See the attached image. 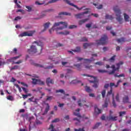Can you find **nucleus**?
Instances as JSON below:
<instances>
[{
	"label": "nucleus",
	"instance_id": "f257e3e1",
	"mask_svg": "<svg viewBox=\"0 0 131 131\" xmlns=\"http://www.w3.org/2000/svg\"><path fill=\"white\" fill-rule=\"evenodd\" d=\"M120 82H122V81L119 80L117 81L116 85H115V83L113 82H111L110 83V87L111 88V90L107 92L106 98L104 101V104L102 105L103 108H107V107H108V104L109 103H110V98H109V96H110V95H112V97H113V94H114L113 93V86H115V88H118Z\"/></svg>",
	"mask_w": 131,
	"mask_h": 131
},
{
	"label": "nucleus",
	"instance_id": "f03ea898",
	"mask_svg": "<svg viewBox=\"0 0 131 131\" xmlns=\"http://www.w3.org/2000/svg\"><path fill=\"white\" fill-rule=\"evenodd\" d=\"M121 65H123V61H120L119 63L116 64L117 68H115V65H113L111 68L113 69L112 71L108 72L106 70H100L98 69V72L99 73H108L110 75H111L112 74H114L115 73V71H117V70H119V69L120 68Z\"/></svg>",
	"mask_w": 131,
	"mask_h": 131
},
{
	"label": "nucleus",
	"instance_id": "7ed1b4c3",
	"mask_svg": "<svg viewBox=\"0 0 131 131\" xmlns=\"http://www.w3.org/2000/svg\"><path fill=\"white\" fill-rule=\"evenodd\" d=\"M60 24H62L63 25V27H60L59 28H57L56 29L57 31H58V30H63L64 28H67V26H68V24L66 22L59 21L58 23H54L52 28L49 30L50 34H52V33H53V32L54 31V30L55 29V27L59 26Z\"/></svg>",
	"mask_w": 131,
	"mask_h": 131
},
{
	"label": "nucleus",
	"instance_id": "20e7f679",
	"mask_svg": "<svg viewBox=\"0 0 131 131\" xmlns=\"http://www.w3.org/2000/svg\"><path fill=\"white\" fill-rule=\"evenodd\" d=\"M114 11L116 13V19L118 22H119L120 24H122V18H121V11L119 8H118V6H116L114 7Z\"/></svg>",
	"mask_w": 131,
	"mask_h": 131
},
{
	"label": "nucleus",
	"instance_id": "39448f33",
	"mask_svg": "<svg viewBox=\"0 0 131 131\" xmlns=\"http://www.w3.org/2000/svg\"><path fill=\"white\" fill-rule=\"evenodd\" d=\"M108 40V37L106 35H103L102 37L99 40H96L97 46H103V45H106Z\"/></svg>",
	"mask_w": 131,
	"mask_h": 131
},
{
	"label": "nucleus",
	"instance_id": "423d86ee",
	"mask_svg": "<svg viewBox=\"0 0 131 131\" xmlns=\"http://www.w3.org/2000/svg\"><path fill=\"white\" fill-rule=\"evenodd\" d=\"M83 76H87V77H93L94 81H91V82H93L94 83L93 86V88H95L97 89L98 88V79H97V77H94L93 76H91L90 75H82Z\"/></svg>",
	"mask_w": 131,
	"mask_h": 131
},
{
	"label": "nucleus",
	"instance_id": "0eeeda50",
	"mask_svg": "<svg viewBox=\"0 0 131 131\" xmlns=\"http://www.w3.org/2000/svg\"><path fill=\"white\" fill-rule=\"evenodd\" d=\"M37 49H36V47L35 46L32 45L30 47V49H28V53L30 54H35L37 53Z\"/></svg>",
	"mask_w": 131,
	"mask_h": 131
},
{
	"label": "nucleus",
	"instance_id": "6e6552de",
	"mask_svg": "<svg viewBox=\"0 0 131 131\" xmlns=\"http://www.w3.org/2000/svg\"><path fill=\"white\" fill-rule=\"evenodd\" d=\"M32 35H33V32L32 31L24 32L20 34V36L21 37H23V36H32Z\"/></svg>",
	"mask_w": 131,
	"mask_h": 131
},
{
	"label": "nucleus",
	"instance_id": "1a4fd4ad",
	"mask_svg": "<svg viewBox=\"0 0 131 131\" xmlns=\"http://www.w3.org/2000/svg\"><path fill=\"white\" fill-rule=\"evenodd\" d=\"M54 11L53 9H48V10H46L44 11H42L41 12V15H40V18H43L45 17H46V16H47V13H48V12H52Z\"/></svg>",
	"mask_w": 131,
	"mask_h": 131
},
{
	"label": "nucleus",
	"instance_id": "9d476101",
	"mask_svg": "<svg viewBox=\"0 0 131 131\" xmlns=\"http://www.w3.org/2000/svg\"><path fill=\"white\" fill-rule=\"evenodd\" d=\"M63 2H65V3H67V4H68V5H70V6H72L73 7H74V8H77V10H82V9H83V7H81V8H78V7H77V6L73 4V3H71L70 1H69V0H63Z\"/></svg>",
	"mask_w": 131,
	"mask_h": 131
},
{
	"label": "nucleus",
	"instance_id": "9b49d317",
	"mask_svg": "<svg viewBox=\"0 0 131 131\" xmlns=\"http://www.w3.org/2000/svg\"><path fill=\"white\" fill-rule=\"evenodd\" d=\"M50 25H51V23L50 22H47L44 24L43 25L44 29L41 31V32H45V31H46V30H47V29H48V28L50 27Z\"/></svg>",
	"mask_w": 131,
	"mask_h": 131
},
{
	"label": "nucleus",
	"instance_id": "f8f14e48",
	"mask_svg": "<svg viewBox=\"0 0 131 131\" xmlns=\"http://www.w3.org/2000/svg\"><path fill=\"white\" fill-rule=\"evenodd\" d=\"M84 14H90V11H87L76 14V16L77 17V18H79L80 19V18H82V16H83V15H84Z\"/></svg>",
	"mask_w": 131,
	"mask_h": 131
},
{
	"label": "nucleus",
	"instance_id": "ddd939ff",
	"mask_svg": "<svg viewBox=\"0 0 131 131\" xmlns=\"http://www.w3.org/2000/svg\"><path fill=\"white\" fill-rule=\"evenodd\" d=\"M79 111H80V109L77 108V110H76L75 112H74L73 114L74 115H75V116H77V117H79V118H81L82 117L81 116V115H80Z\"/></svg>",
	"mask_w": 131,
	"mask_h": 131
},
{
	"label": "nucleus",
	"instance_id": "4468645a",
	"mask_svg": "<svg viewBox=\"0 0 131 131\" xmlns=\"http://www.w3.org/2000/svg\"><path fill=\"white\" fill-rule=\"evenodd\" d=\"M46 83L48 86H50V83L51 84H54V80L51 78L49 77L46 79Z\"/></svg>",
	"mask_w": 131,
	"mask_h": 131
},
{
	"label": "nucleus",
	"instance_id": "2eb2a0df",
	"mask_svg": "<svg viewBox=\"0 0 131 131\" xmlns=\"http://www.w3.org/2000/svg\"><path fill=\"white\" fill-rule=\"evenodd\" d=\"M33 43H36V45L37 46H38L39 47H40V50L41 51H42V47H43V43H42V42L39 41H34Z\"/></svg>",
	"mask_w": 131,
	"mask_h": 131
},
{
	"label": "nucleus",
	"instance_id": "dca6fc26",
	"mask_svg": "<svg viewBox=\"0 0 131 131\" xmlns=\"http://www.w3.org/2000/svg\"><path fill=\"white\" fill-rule=\"evenodd\" d=\"M115 59H116V55L113 56L111 58L107 59V62L110 63H114L115 62Z\"/></svg>",
	"mask_w": 131,
	"mask_h": 131
},
{
	"label": "nucleus",
	"instance_id": "f3484780",
	"mask_svg": "<svg viewBox=\"0 0 131 131\" xmlns=\"http://www.w3.org/2000/svg\"><path fill=\"white\" fill-rule=\"evenodd\" d=\"M129 101V98L128 97V96L125 95L124 97H123V103H128Z\"/></svg>",
	"mask_w": 131,
	"mask_h": 131
},
{
	"label": "nucleus",
	"instance_id": "a211bd4d",
	"mask_svg": "<svg viewBox=\"0 0 131 131\" xmlns=\"http://www.w3.org/2000/svg\"><path fill=\"white\" fill-rule=\"evenodd\" d=\"M46 105L47 106L45 108L43 115H46V114H47V113H48V112H49V111L50 110V105L49 104V103H46Z\"/></svg>",
	"mask_w": 131,
	"mask_h": 131
},
{
	"label": "nucleus",
	"instance_id": "6ab92c4d",
	"mask_svg": "<svg viewBox=\"0 0 131 131\" xmlns=\"http://www.w3.org/2000/svg\"><path fill=\"white\" fill-rule=\"evenodd\" d=\"M94 45V43H84L83 44V47L84 49H88L89 47H91V46H93Z\"/></svg>",
	"mask_w": 131,
	"mask_h": 131
},
{
	"label": "nucleus",
	"instance_id": "aec40b11",
	"mask_svg": "<svg viewBox=\"0 0 131 131\" xmlns=\"http://www.w3.org/2000/svg\"><path fill=\"white\" fill-rule=\"evenodd\" d=\"M87 21H89V18H85L84 19H82L79 21L78 24L79 25H82L84 23H85Z\"/></svg>",
	"mask_w": 131,
	"mask_h": 131
},
{
	"label": "nucleus",
	"instance_id": "412c9836",
	"mask_svg": "<svg viewBox=\"0 0 131 131\" xmlns=\"http://www.w3.org/2000/svg\"><path fill=\"white\" fill-rule=\"evenodd\" d=\"M100 113H102V110L97 107H95V114L98 115L100 114Z\"/></svg>",
	"mask_w": 131,
	"mask_h": 131
},
{
	"label": "nucleus",
	"instance_id": "4be33fe9",
	"mask_svg": "<svg viewBox=\"0 0 131 131\" xmlns=\"http://www.w3.org/2000/svg\"><path fill=\"white\" fill-rule=\"evenodd\" d=\"M108 120H112V121H116V120H117V117H113L112 116H109Z\"/></svg>",
	"mask_w": 131,
	"mask_h": 131
},
{
	"label": "nucleus",
	"instance_id": "5701e85b",
	"mask_svg": "<svg viewBox=\"0 0 131 131\" xmlns=\"http://www.w3.org/2000/svg\"><path fill=\"white\" fill-rule=\"evenodd\" d=\"M81 51V49L80 48V47H77L75 49L72 50V51L74 52V53H80Z\"/></svg>",
	"mask_w": 131,
	"mask_h": 131
},
{
	"label": "nucleus",
	"instance_id": "b1692460",
	"mask_svg": "<svg viewBox=\"0 0 131 131\" xmlns=\"http://www.w3.org/2000/svg\"><path fill=\"white\" fill-rule=\"evenodd\" d=\"M61 64L62 66H64V67H70V62L62 61Z\"/></svg>",
	"mask_w": 131,
	"mask_h": 131
},
{
	"label": "nucleus",
	"instance_id": "393cba45",
	"mask_svg": "<svg viewBox=\"0 0 131 131\" xmlns=\"http://www.w3.org/2000/svg\"><path fill=\"white\" fill-rule=\"evenodd\" d=\"M59 16H61V15H66V16H71V13L67 12H60L58 14Z\"/></svg>",
	"mask_w": 131,
	"mask_h": 131
},
{
	"label": "nucleus",
	"instance_id": "a878e982",
	"mask_svg": "<svg viewBox=\"0 0 131 131\" xmlns=\"http://www.w3.org/2000/svg\"><path fill=\"white\" fill-rule=\"evenodd\" d=\"M95 59L94 57H91V59H84V61H85L86 63H91V62H93V61H95Z\"/></svg>",
	"mask_w": 131,
	"mask_h": 131
},
{
	"label": "nucleus",
	"instance_id": "bb28decb",
	"mask_svg": "<svg viewBox=\"0 0 131 131\" xmlns=\"http://www.w3.org/2000/svg\"><path fill=\"white\" fill-rule=\"evenodd\" d=\"M85 102H86L85 100H80L78 101V105L81 107V106H82V104H84Z\"/></svg>",
	"mask_w": 131,
	"mask_h": 131
},
{
	"label": "nucleus",
	"instance_id": "cd10ccee",
	"mask_svg": "<svg viewBox=\"0 0 131 131\" xmlns=\"http://www.w3.org/2000/svg\"><path fill=\"white\" fill-rule=\"evenodd\" d=\"M85 90L87 93H92L93 92V90L91 89V88L88 86H85Z\"/></svg>",
	"mask_w": 131,
	"mask_h": 131
},
{
	"label": "nucleus",
	"instance_id": "c85d7f7f",
	"mask_svg": "<svg viewBox=\"0 0 131 131\" xmlns=\"http://www.w3.org/2000/svg\"><path fill=\"white\" fill-rule=\"evenodd\" d=\"M124 17L125 21L126 22H128V19H129V16H128V15H127L126 13H124Z\"/></svg>",
	"mask_w": 131,
	"mask_h": 131
},
{
	"label": "nucleus",
	"instance_id": "c756f323",
	"mask_svg": "<svg viewBox=\"0 0 131 131\" xmlns=\"http://www.w3.org/2000/svg\"><path fill=\"white\" fill-rule=\"evenodd\" d=\"M117 41L119 43L120 42H124L125 39L124 38H121L117 39Z\"/></svg>",
	"mask_w": 131,
	"mask_h": 131
},
{
	"label": "nucleus",
	"instance_id": "7c9ffc66",
	"mask_svg": "<svg viewBox=\"0 0 131 131\" xmlns=\"http://www.w3.org/2000/svg\"><path fill=\"white\" fill-rule=\"evenodd\" d=\"M56 93H60L61 94H63V95H65V91L62 89H59L56 91Z\"/></svg>",
	"mask_w": 131,
	"mask_h": 131
},
{
	"label": "nucleus",
	"instance_id": "2f4dec72",
	"mask_svg": "<svg viewBox=\"0 0 131 131\" xmlns=\"http://www.w3.org/2000/svg\"><path fill=\"white\" fill-rule=\"evenodd\" d=\"M74 66L76 67L77 69L79 70L80 69V67H81V63L74 64Z\"/></svg>",
	"mask_w": 131,
	"mask_h": 131
},
{
	"label": "nucleus",
	"instance_id": "473e14b6",
	"mask_svg": "<svg viewBox=\"0 0 131 131\" xmlns=\"http://www.w3.org/2000/svg\"><path fill=\"white\" fill-rule=\"evenodd\" d=\"M95 65H98L99 66H103L104 65V63L102 61H97L95 63Z\"/></svg>",
	"mask_w": 131,
	"mask_h": 131
},
{
	"label": "nucleus",
	"instance_id": "72a5a7b5",
	"mask_svg": "<svg viewBox=\"0 0 131 131\" xmlns=\"http://www.w3.org/2000/svg\"><path fill=\"white\" fill-rule=\"evenodd\" d=\"M105 19H110V20H113V17H112V15H109L108 14H106L105 15Z\"/></svg>",
	"mask_w": 131,
	"mask_h": 131
},
{
	"label": "nucleus",
	"instance_id": "f704fd0d",
	"mask_svg": "<svg viewBox=\"0 0 131 131\" xmlns=\"http://www.w3.org/2000/svg\"><path fill=\"white\" fill-rule=\"evenodd\" d=\"M57 33H58V34H63V35H67L69 34V31H66L65 32H60Z\"/></svg>",
	"mask_w": 131,
	"mask_h": 131
},
{
	"label": "nucleus",
	"instance_id": "c9c22d12",
	"mask_svg": "<svg viewBox=\"0 0 131 131\" xmlns=\"http://www.w3.org/2000/svg\"><path fill=\"white\" fill-rule=\"evenodd\" d=\"M79 41H82V42L88 41V38L85 37H83L81 38V39L79 40Z\"/></svg>",
	"mask_w": 131,
	"mask_h": 131
},
{
	"label": "nucleus",
	"instance_id": "e433bc0d",
	"mask_svg": "<svg viewBox=\"0 0 131 131\" xmlns=\"http://www.w3.org/2000/svg\"><path fill=\"white\" fill-rule=\"evenodd\" d=\"M73 120H74V121L76 120L77 121V122H76V124H77V125H78V124H79V123H80V120L77 119V118H74L73 119Z\"/></svg>",
	"mask_w": 131,
	"mask_h": 131
},
{
	"label": "nucleus",
	"instance_id": "4c0bfd02",
	"mask_svg": "<svg viewBox=\"0 0 131 131\" xmlns=\"http://www.w3.org/2000/svg\"><path fill=\"white\" fill-rule=\"evenodd\" d=\"M19 69V66H14L11 68V70H17Z\"/></svg>",
	"mask_w": 131,
	"mask_h": 131
},
{
	"label": "nucleus",
	"instance_id": "58836bf2",
	"mask_svg": "<svg viewBox=\"0 0 131 131\" xmlns=\"http://www.w3.org/2000/svg\"><path fill=\"white\" fill-rule=\"evenodd\" d=\"M126 113V112H125V111L120 112L119 113L120 117H121V116H123V115H125Z\"/></svg>",
	"mask_w": 131,
	"mask_h": 131
},
{
	"label": "nucleus",
	"instance_id": "ea45409f",
	"mask_svg": "<svg viewBox=\"0 0 131 131\" xmlns=\"http://www.w3.org/2000/svg\"><path fill=\"white\" fill-rule=\"evenodd\" d=\"M113 105L114 107H116V103H115V100H114V94H113Z\"/></svg>",
	"mask_w": 131,
	"mask_h": 131
},
{
	"label": "nucleus",
	"instance_id": "a19ab883",
	"mask_svg": "<svg viewBox=\"0 0 131 131\" xmlns=\"http://www.w3.org/2000/svg\"><path fill=\"white\" fill-rule=\"evenodd\" d=\"M33 64L36 67H39L40 68H43V66L42 64H39L37 63H34Z\"/></svg>",
	"mask_w": 131,
	"mask_h": 131
},
{
	"label": "nucleus",
	"instance_id": "79ce46f5",
	"mask_svg": "<svg viewBox=\"0 0 131 131\" xmlns=\"http://www.w3.org/2000/svg\"><path fill=\"white\" fill-rule=\"evenodd\" d=\"M74 131H85L84 127L79 128L78 129L75 128Z\"/></svg>",
	"mask_w": 131,
	"mask_h": 131
},
{
	"label": "nucleus",
	"instance_id": "37998d69",
	"mask_svg": "<svg viewBox=\"0 0 131 131\" xmlns=\"http://www.w3.org/2000/svg\"><path fill=\"white\" fill-rule=\"evenodd\" d=\"M101 95H102V98H105V96L106 95V90H103L102 91Z\"/></svg>",
	"mask_w": 131,
	"mask_h": 131
},
{
	"label": "nucleus",
	"instance_id": "c03bdc74",
	"mask_svg": "<svg viewBox=\"0 0 131 131\" xmlns=\"http://www.w3.org/2000/svg\"><path fill=\"white\" fill-rule=\"evenodd\" d=\"M33 84H37L38 83V79H32Z\"/></svg>",
	"mask_w": 131,
	"mask_h": 131
},
{
	"label": "nucleus",
	"instance_id": "a18cd8bd",
	"mask_svg": "<svg viewBox=\"0 0 131 131\" xmlns=\"http://www.w3.org/2000/svg\"><path fill=\"white\" fill-rule=\"evenodd\" d=\"M115 77H124V74H121L119 75L115 74Z\"/></svg>",
	"mask_w": 131,
	"mask_h": 131
},
{
	"label": "nucleus",
	"instance_id": "49530a36",
	"mask_svg": "<svg viewBox=\"0 0 131 131\" xmlns=\"http://www.w3.org/2000/svg\"><path fill=\"white\" fill-rule=\"evenodd\" d=\"M21 89L23 90V91L24 92V93H25V94H27V93H28V92H29L28 89H27L24 87H21Z\"/></svg>",
	"mask_w": 131,
	"mask_h": 131
},
{
	"label": "nucleus",
	"instance_id": "de8ad7c7",
	"mask_svg": "<svg viewBox=\"0 0 131 131\" xmlns=\"http://www.w3.org/2000/svg\"><path fill=\"white\" fill-rule=\"evenodd\" d=\"M7 99L8 100H9V101H14V98L12 96H8Z\"/></svg>",
	"mask_w": 131,
	"mask_h": 131
},
{
	"label": "nucleus",
	"instance_id": "09e8293b",
	"mask_svg": "<svg viewBox=\"0 0 131 131\" xmlns=\"http://www.w3.org/2000/svg\"><path fill=\"white\" fill-rule=\"evenodd\" d=\"M77 27V26L74 25H72L69 27V29H73L74 28H76Z\"/></svg>",
	"mask_w": 131,
	"mask_h": 131
},
{
	"label": "nucleus",
	"instance_id": "8fccbe9b",
	"mask_svg": "<svg viewBox=\"0 0 131 131\" xmlns=\"http://www.w3.org/2000/svg\"><path fill=\"white\" fill-rule=\"evenodd\" d=\"M19 58H20L19 56L11 57V59H12V61H13V63H15L14 61H15V60H17V59H19Z\"/></svg>",
	"mask_w": 131,
	"mask_h": 131
},
{
	"label": "nucleus",
	"instance_id": "3c124183",
	"mask_svg": "<svg viewBox=\"0 0 131 131\" xmlns=\"http://www.w3.org/2000/svg\"><path fill=\"white\" fill-rule=\"evenodd\" d=\"M59 121H60V119H59V118H56L54 120H52V122L54 123L56 122H59Z\"/></svg>",
	"mask_w": 131,
	"mask_h": 131
},
{
	"label": "nucleus",
	"instance_id": "603ef678",
	"mask_svg": "<svg viewBox=\"0 0 131 131\" xmlns=\"http://www.w3.org/2000/svg\"><path fill=\"white\" fill-rule=\"evenodd\" d=\"M100 125H101V123H97L94 126V128H98Z\"/></svg>",
	"mask_w": 131,
	"mask_h": 131
},
{
	"label": "nucleus",
	"instance_id": "864d4df0",
	"mask_svg": "<svg viewBox=\"0 0 131 131\" xmlns=\"http://www.w3.org/2000/svg\"><path fill=\"white\" fill-rule=\"evenodd\" d=\"M116 100L117 102H120V100H119V94H117L116 96Z\"/></svg>",
	"mask_w": 131,
	"mask_h": 131
},
{
	"label": "nucleus",
	"instance_id": "5fc2aeb1",
	"mask_svg": "<svg viewBox=\"0 0 131 131\" xmlns=\"http://www.w3.org/2000/svg\"><path fill=\"white\" fill-rule=\"evenodd\" d=\"M60 0H51L48 2V4H53L54 3H57V2H59Z\"/></svg>",
	"mask_w": 131,
	"mask_h": 131
},
{
	"label": "nucleus",
	"instance_id": "6e6d98bb",
	"mask_svg": "<svg viewBox=\"0 0 131 131\" xmlns=\"http://www.w3.org/2000/svg\"><path fill=\"white\" fill-rule=\"evenodd\" d=\"M26 8L28 9V12H31L32 11V8L30 6H26Z\"/></svg>",
	"mask_w": 131,
	"mask_h": 131
},
{
	"label": "nucleus",
	"instance_id": "4d7b16f0",
	"mask_svg": "<svg viewBox=\"0 0 131 131\" xmlns=\"http://www.w3.org/2000/svg\"><path fill=\"white\" fill-rule=\"evenodd\" d=\"M45 4L44 3H40L38 1L35 2V5H37V6H41Z\"/></svg>",
	"mask_w": 131,
	"mask_h": 131
},
{
	"label": "nucleus",
	"instance_id": "13d9d810",
	"mask_svg": "<svg viewBox=\"0 0 131 131\" xmlns=\"http://www.w3.org/2000/svg\"><path fill=\"white\" fill-rule=\"evenodd\" d=\"M38 83L40 85H45V82L38 80Z\"/></svg>",
	"mask_w": 131,
	"mask_h": 131
},
{
	"label": "nucleus",
	"instance_id": "bf43d9fd",
	"mask_svg": "<svg viewBox=\"0 0 131 131\" xmlns=\"http://www.w3.org/2000/svg\"><path fill=\"white\" fill-rule=\"evenodd\" d=\"M53 99V96H47L46 101H51Z\"/></svg>",
	"mask_w": 131,
	"mask_h": 131
},
{
	"label": "nucleus",
	"instance_id": "052dcab7",
	"mask_svg": "<svg viewBox=\"0 0 131 131\" xmlns=\"http://www.w3.org/2000/svg\"><path fill=\"white\" fill-rule=\"evenodd\" d=\"M36 124L39 125L40 124H42V122H41V121L38 120H36Z\"/></svg>",
	"mask_w": 131,
	"mask_h": 131
},
{
	"label": "nucleus",
	"instance_id": "680f3d73",
	"mask_svg": "<svg viewBox=\"0 0 131 131\" xmlns=\"http://www.w3.org/2000/svg\"><path fill=\"white\" fill-rule=\"evenodd\" d=\"M21 19H22V17H21L20 16H16L14 18V21H17V20H20Z\"/></svg>",
	"mask_w": 131,
	"mask_h": 131
},
{
	"label": "nucleus",
	"instance_id": "e2e57ef3",
	"mask_svg": "<svg viewBox=\"0 0 131 131\" xmlns=\"http://www.w3.org/2000/svg\"><path fill=\"white\" fill-rule=\"evenodd\" d=\"M86 28H91L92 27V23L91 24H87L85 25Z\"/></svg>",
	"mask_w": 131,
	"mask_h": 131
},
{
	"label": "nucleus",
	"instance_id": "0e129e2a",
	"mask_svg": "<svg viewBox=\"0 0 131 131\" xmlns=\"http://www.w3.org/2000/svg\"><path fill=\"white\" fill-rule=\"evenodd\" d=\"M22 62H23V61L22 60H18V61L14 62V64H20L22 63Z\"/></svg>",
	"mask_w": 131,
	"mask_h": 131
},
{
	"label": "nucleus",
	"instance_id": "69168bd1",
	"mask_svg": "<svg viewBox=\"0 0 131 131\" xmlns=\"http://www.w3.org/2000/svg\"><path fill=\"white\" fill-rule=\"evenodd\" d=\"M52 68H53V67L52 66H50L44 68V69L50 70V69H52Z\"/></svg>",
	"mask_w": 131,
	"mask_h": 131
},
{
	"label": "nucleus",
	"instance_id": "338daca9",
	"mask_svg": "<svg viewBox=\"0 0 131 131\" xmlns=\"http://www.w3.org/2000/svg\"><path fill=\"white\" fill-rule=\"evenodd\" d=\"M92 67H93L92 66H85L86 69H91Z\"/></svg>",
	"mask_w": 131,
	"mask_h": 131
},
{
	"label": "nucleus",
	"instance_id": "774afa93",
	"mask_svg": "<svg viewBox=\"0 0 131 131\" xmlns=\"http://www.w3.org/2000/svg\"><path fill=\"white\" fill-rule=\"evenodd\" d=\"M106 30H111V29H112V26H111V27L107 26V27H106Z\"/></svg>",
	"mask_w": 131,
	"mask_h": 131
}]
</instances>
